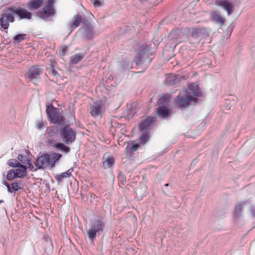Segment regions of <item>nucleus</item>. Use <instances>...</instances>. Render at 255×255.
Here are the masks:
<instances>
[{"instance_id": "obj_1", "label": "nucleus", "mask_w": 255, "mask_h": 255, "mask_svg": "<svg viewBox=\"0 0 255 255\" xmlns=\"http://www.w3.org/2000/svg\"><path fill=\"white\" fill-rule=\"evenodd\" d=\"M16 14L21 18L30 19L31 14L30 12L22 8H11L2 14V17L0 19V25L2 28L7 29L9 26V22L14 21V15Z\"/></svg>"}, {"instance_id": "obj_2", "label": "nucleus", "mask_w": 255, "mask_h": 255, "mask_svg": "<svg viewBox=\"0 0 255 255\" xmlns=\"http://www.w3.org/2000/svg\"><path fill=\"white\" fill-rule=\"evenodd\" d=\"M61 157L60 154L55 152L44 154L37 159L35 165L38 169L52 168Z\"/></svg>"}, {"instance_id": "obj_3", "label": "nucleus", "mask_w": 255, "mask_h": 255, "mask_svg": "<svg viewBox=\"0 0 255 255\" xmlns=\"http://www.w3.org/2000/svg\"><path fill=\"white\" fill-rule=\"evenodd\" d=\"M46 112L48 118L53 124H61L64 123V118L58 109L52 106H47Z\"/></svg>"}, {"instance_id": "obj_4", "label": "nucleus", "mask_w": 255, "mask_h": 255, "mask_svg": "<svg viewBox=\"0 0 255 255\" xmlns=\"http://www.w3.org/2000/svg\"><path fill=\"white\" fill-rule=\"evenodd\" d=\"M196 99L189 95L180 93L174 100L176 106L180 108L187 107L191 102H195Z\"/></svg>"}, {"instance_id": "obj_5", "label": "nucleus", "mask_w": 255, "mask_h": 255, "mask_svg": "<svg viewBox=\"0 0 255 255\" xmlns=\"http://www.w3.org/2000/svg\"><path fill=\"white\" fill-rule=\"evenodd\" d=\"M42 73V69L38 66H32L25 74L26 79L30 82L37 85L40 79V75Z\"/></svg>"}, {"instance_id": "obj_6", "label": "nucleus", "mask_w": 255, "mask_h": 255, "mask_svg": "<svg viewBox=\"0 0 255 255\" xmlns=\"http://www.w3.org/2000/svg\"><path fill=\"white\" fill-rule=\"evenodd\" d=\"M54 9L53 7V0H48L47 5L42 10L39 11V16L45 20L52 19L54 15Z\"/></svg>"}, {"instance_id": "obj_7", "label": "nucleus", "mask_w": 255, "mask_h": 255, "mask_svg": "<svg viewBox=\"0 0 255 255\" xmlns=\"http://www.w3.org/2000/svg\"><path fill=\"white\" fill-rule=\"evenodd\" d=\"M63 141L67 144L72 143L76 139V132L69 127H64L60 131Z\"/></svg>"}, {"instance_id": "obj_8", "label": "nucleus", "mask_w": 255, "mask_h": 255, "mask_svg": "<svg viewBox=\"0 0 255 255\" xmlns=\"http://www.w3.org/2000/svg\"><path fill=\"white\" fill-rule=\"evenodd\" d=\"M209 30L206 28L193 29L191 32L190 38L195 39L196 42L208 36Z\"/></svg>"}, {"instance_id": "obj_9", "label": "nucleus", "mask_w": 255, "mask_h": 255, "mask_svg": "<svg viewBox=\"0 0 255 255\" xmlns=\"http://www.w3.org/2000/svg\"><path fill=\"white\" fill-rule=\"evenodd\" d=\"M103 223L101 220L96 222L93 226L87 231L88 237L91 240H93L96 237V233L102 231L103 228Z\"/></svg>"}, {"instance_id": "obj_10", "label": "nucleus", "mask_w": 255, "mask_h": 255, "mask_svg": "<svg viewBox=\"0 0 255 255\" xmlns=\"http://www.w3.org/2000/svg\"><path fill=\"white\" fill-rule=\"evenodd\" d=\"M215 4L217 6H219L224 8L228 12V15H230L234 11V6L229 1L224 0H217Z\"/></svg>"}, {"instance_id": "obj_11", "label": "nucleus", "mask_w": 255, "mask_h": 255, "mask_svg": "<svg viewBox=\"0 0 255 255\" xmlns=\"http://www.w3.org/2000/svg\"><path fill=\"white\" fill-rule=\"evenodd\" d=\"M134 60L137 65H142L149 62L147 54L144 51H140L135 57Z\"/></svg>"}, {"instance_id": "obj_12", "label": "nucleus", "mask_w": 255, "mask_h": 255, "mask_svg": "<svg viewBox=\"0 0 255 255\" xmlns=\"http://www.w3.org/2000/svg\"><path fill=\"white\" fill-rule=\"evenodd\" d=\"M91 114L92 116L99 118L102 116L101 103L97 102L91 106Z\"/></svg>"}, {"instance_id": "obj_13", "label": "nucleus", "mask_w": 255, "mask_h": 255, "mask_svg": "<svg viewBox=\"0 0 255 255\" xmlns=\"http://www.w3.org/2000/svg\"><path fill=\"white\" fill-rule=\"evenodd\" d=\"M247 202L242 201L236 204L235 206L233 217L235 219L240 218L242 215V209L243 207L246 205Z\"/></svg>"}, {"instance_id": "obj_14", "label": "nucleus", "mask_w": 255, "mask_h": 255, "mask_svg": "<svg viewBox=\"0 0 255 255\" xmlns=\"http://www.w3.org/2000/svg\"><path fill=\"white\" fill-rule=\"evenodd\" d=\"M211 18L212 20L220 25H223L224 23V18L222 16L218 11H212L210 13Z\"/></svg>"}, {"instance_id": "obj_15", "label": "nucleus", "mask_w": 255, "mask_h": 255, "mask_svg": "<svg viewBox=\"0 0 255 255\" xmlns=\"http://www.w3.org/2000/svg\"><path fill=\"white\" fill-rule=\"evenodd\" d=\"M81 22V16L79 14H76L73 16L71 21L69 23V26L71 28V30H72L79 26Z\"/></svg>"}, {"instance_id": "obj_16", "label": "nucleus", "mask_w": 255, "mask_h": 255, "mask_svg": "<svg viewBox=\"0 0 255 255\" xmlns=\"http://www.w3.org/2000/svg\"><path fill=\"white\" fill-rule=\"evenodd\" d=\"M14 169L17 178H23L27 174L26 167L21 164Z\"/></svg>"}, {"instance_id": "obj_17", "label": "nucleus", "mask_w": 255, "mask_h": 255, "mask_svg": "<svg viewBox=\"0 0 255 255\" xmlns=\"http://www.w3.org/2000/svg\"><path fill=\"white\" fill-rule=\"evenodd\" d=\"M154 122V119L153 117H147L140 125V128L141 130L148 129L150 126Z\"/></svg>"}, {"instance_id": "obj_18", "label": "nucleus", "mask_w": 255, "mask_h": 255, "mask_svg": "<svg viewBox=\"0 0 255 255\" xmlns=\"http://www.w3.org/2000/svg\"><path fill=\"white\" fill-rule=\"evenodd\" d=\"M183 33L179 29H176L171 31L169 35V37L174 40H177L182 38L183 36Z\"/></svg>"}, {"instance_id": "obj_19", "label": "nucleus", "mask_w": 255, "mask_h": 255, "mask_svg": "<svg viewBox=\"0 0 255 255\" xmlns=\"http://www.w3.org/2000/svg\"><path fill=\"white\" fill-rule=\"evenodd\" d=\"M43 4V0H34L27 4L28 8L30 10L37 9Z\"/></svg>"}, {"instance_id": "obj_20", "label": "nucleus", "mask_w": 255, "mask_h": 255, "mask_svg": "<svg viewBox=\"0 0 255 255\" xmlns=\"http://www.w3.org/2000/svg\"><path fill=\"white\" fill-rule=\"evenodd\" d=\"M198 87V84L196 83H192L190 84L188 86L189 94H192L196 97L200 96V93Z\"/></svg>"}, {"instance_id": "obj_21", "label": "nucleus", "mask_w": 255, "mask_h": 255, "mask_svg": "<svg viewBox=\"0 0 255 255\" xmlns=\"http://www.w3.org/2000/svg\"><path fill=\"white\" fill-rule=\"evenodd\" d=\"M157 112L159 117L160 118H165L167 117L169 115V110L164 106H160L158 108Z\"/></svg>"}, {"instance_id": "obj_22", "label": "nucleus", "mask_w": 255, "mask_h": 255, "mask_svg": "<svg viewBox=\"0 0 255 255\" xmlns=\"http://www.w3.org/2000/svg\"><path fill=\"white\" fill-rule=\"evenodd\" d=\"M81 30L83 32L85 35L89 38H91L93 35V28L90 25H87L86 27H82Z\"/></svg>"}, {"instance_id": "obj_23", "label": "nucleus", "mask_w": 255, "mask_h": 255, "mask_svg": "<svg viewBox=\"0 0 255 255\" xmlns=\"http://www.w3.org/2000/svg\"><path fill=\"white\" fill-rule=\"evenodd\" d=\"M53 146L56 148L59 149L62 151H64L66 153H68L70 151V149L69 147L66 146L62 143L55 142L53 144Z\"/></svg>"}, {"instance_id": "obj_24", "label": "nucleus", "mask_w": 255, "mask_h": 255, "mask_svg": "<svg viewBox=\"0 0 255 255\" xmlns=\"http://www.w3.org/2000/svg\"><path fill=\"white\" fill-rule=\"evenodd\" d=\"M84 55L83 54H76L71 57V62L73 64H77L79 61L84 58Z\"/></svg>"}, {"instance_id": "obj_25", "label": "nucleus", "mask_w": 255, "mask_h": 255, "mask_svg": "<svg viewBox=\"0 0 255 255\" xmlns=\"http://www.w3.org/2000/svg\"><path fill=\"white\" fill-rule=\"evenodd\" d=\"M71 175V172L70 170H68L66 172L62 173L60 174L57 175L55 178L58 181H60L63 180L64 178L69 177Z\"/></svg>"}, {"instance_id": "obj_26", "label": "nucleus", "mask_w": 255, "mask_h": 255, "mask_svg": "<svg viewBox=\"0 0 255 255\" xmlns=\"http://www.w3.org/2000/svg\"><path fill=\"white\" fill-rule=\"evenodd\" d=\"M114 163V159L113 158H108L106 159H105L103 161V166L105 168H109Z\"/></svg>"}, {"instance_id": "obj_27", "label": "nucleus", "mask_w": 255, "mask_h": 255, "mask_svg": "<svg viewBox=\"0 0 255 255\" xmlns=\"http://www.w3.org/2000/svg\"><path fill=\"white\" fill-rule=\"evenodd\" d=\"M16 177V174L14 172V169L9 170L8 171L6 178L7 180H11Z\"/></svg>"}, {"instance_id": "obj_28", "label": "nucleus", "mask_w": 255, "mask_h": 255, "mask_svg": "<svg viewBox=\"0 0 255 255\" xmlns=\"http://www.w3.org/2000/svg\"><path fill=\"white\" fill-rule=\"evenodd\" d=\"M20 163L16 159H11L8 160L7 164L12 167H17L20 165Z\"/></svg>"}, {"instance_id": "obj_29", "label": "nucleus", "mask_w": 255, "mask_h": 255, "mask_svg": "<svg viewBox=\"0 0 255 255\" xmlns=\"http://www.w3.org/2000/svg\"><path fill=\"white\" fill-rule=\"evenodd\" d=\"M176 76L173 74L169 75L167 78L166 82L168 84H175L174 79Z\"/></svg>"}, {"instance_id": "obj_30", "label": "nucleus", "mask_w": 255, "mask_h": 255, "mask_svg": "<svg viewBox=\"0 0 255 255\" xmlns=\"http://www.w3.org/2000/svg\"><path fill=\"white\" fill-rule=\"evenodd\" d=\"M18 160L22 162L24 164H26L27 162L29 160L27 157L23 156L22 154H19L17 156Z\"/></svg>"}, {"instance_id": "obj_31", "label": "nucleus", "mask_w": 255, "mask_h": 255, "mask_svg": "<svg viewBox=\"0 0 255 255\" xmlns=\"http://www.w3.org/2000/svg\"><path fill=\"white\" fill-rule=\"evenodd\" d=\"M25 36V34H18L14 37L13 39L16 42H19L24 39Z\"/></svg>"}, {"instance_id": "obj_32", "label": "nucleus", "mask_w": 255, "mask_h": 255, "mask_svg": "<svg viewBox=\"0 0 255 255\" xmlns=\"http://www.w3.org/2000/svg\"><path fill=\"white\" fill-rule=\"evenodd\" d=\"M139 146V144L138 143L137 144H131V145L128 144L127 148H131V147L134 151H135L137 149Z\"/></svg>"}, {"instance_id": "obj_33", "label": "nucleus", "mask_w": 255, "mask_h": 255, "mask_svg": "<svg viewBox=\"0 0 255 255\" xmlns=\"http://www.w3.org/2000/svg\"><path fill=\"white\" fill-rule=\"evenodd\" d=\"M67 49H68V47L67 46H65V47H62L60 50V55L64 56L67 50Z\"/></svg>"}, {"instance_id": "obj_34", "label": "nucleus", "mask_w": 255, "mask_h": 255, "mask_svg": "<svg viewBox=\"0 0 255 255\" xmlns=\"http://www.w3.org/2000/svg\"><path fill=\"white\" fill-rule=\"evenodd\" d=\"M11 187L13 190L17 191L19 189L18 184L16 182H14L11 184Z\"/></svg>"}, {"instance_id": "obj_35", "label": "nucleus", "mask_w": 255, "mask_h": 255, "mask_svg": "<svg viewBox=\"0 0 255 255\" xmlns=\"http://www.w3.org/2000/svg\"><path fill=\"white\" fill-rule=\"evenodd\" d=\"M26 164L28 165V168L31 171H33L36 170V169H34L33 165L30 162L29 160H28Z\"/></svg>"}, {"instance_id": "obj_36", "label": "nucleus", "mask_w": 255, "mask_h": 255, "mask_svg": "<svg viewBox=\"0 0 255 255\" xmlns=\"http://www.w3.org/2000/svg\"><path fill=\"white\" fill-rule=\"evenodd\" d=\"M94 5L95 6H100L102 5V2L100 0H95Z\"/></svg>"}, {"instance_id": "obj_37", "label": "nucleus", "mask_w": 255, "mask_h": 255, "mask_svg": "<svg viewBox=\"0 0 255 255\" xmlns=\"http://www.w3.org/2000/svg\"><path fill=\"white\" fill-rule=\"evenodd\" d=\"M141 138L142 139H143V141H144V143L146 141H147L148 140V137H147V135H146V134L145 133H143L142 134V135H141Z\"/></svg>"}, {"instance_id": "obj_38", "label": "nucleus", "mask_w": 255, "mask_h": 255, "mask_svg": "<svg viewBox=\"0 0 255 255\" xmlns=\"http://www.w3.org/2000/svg\"><path fill=\"white\" fill-rule=\"evenodd\" d=\"M250 210L252 213V215L254 217H255V207L253 206H251L250 207Z\"/></svg>"}, {"instance_id": "obj_39", "label": "nucleus", "mask_w": 255, "mask_h": 255, "mask_svg": "<svg viewBox=\"0 0 255 255\" xmlns=\"http://www.w3.org/2000/svg\"><path fill=\"white\" fill-rule=\"evenodd\" d=\"M37 127L39 129H42L44 127V125L42 122H40L37 124Z\"/></svg>"}, {"instance_id": "obj_40", "label": "nucleus", "mask_w": 255, "mask_h": 255, "mask_svg": "<svg viewBox=\"0 0 255 255\" xmlns=\"http://www.w3.org/2000/svg\"><path fill=\"white\" fill-rule=\"evenodd\" d=\"M51 74H52L53 76H58V72H57L55 70H54V69H52L51 70Z\"/></svg>"}, {"instance_id": "obj_41", "label": "nucleus", "mask_w": 255, "mask_h": 255, "mask_svg": "<svg viewBox=\"0 0 255 255\" xmlns=\"http://www.w3.org/2000/svg\"><path fill=\"white\" fill-rule=\"evenodd\" d=\"M120 178H121V179H122L123 182L126 181V179H125L124 175H122V174L120 176Z\"/></svg>"}, {"instance_id": "obj_42", "label": "nucleus", "mask_w": 255, "mask_h": 255, "mask_svg": "<svg viewBox=\"0 0 255 255\" xmlns=\"http://www.w3.org/2000/svg\"><path fill=\"white\" fill-rule=\"evenodd\" d=\"M3 184L6 186L7 188H8V187H10L9 185L6 181H4Z\"/></svg>"}, {"instance_id": "obj_43", "label": "nucleus", "mask_w": 255, "mask_h": 255, "mask_svg": "<svg viewBox=\"0 0 255 255\" xmlns=\"http://www.w3.org/2000/svg\"><path fill=\"white\" fill-rule=\"evenodd\" d=\"M3 184L6 186L7 188H8V187H10L9 185L6 181H4Z\"/></svg>"}, {"instance_id": "obj_44", "label": "nucleus", "mask_w": 255, "mask_h": 255, "mask_svg": "<svg viewBox=\"0 0 255 255\" xmlns=\"http://www.w3.org/2000/svg\"><path fill=\"white\" fill-rule=\"evenodd\" d=\"M7 190H8V192H12L10 187H8Z\"/></svg>"}, {"instance_id": "obj_45", "label": "nucleus", "mask_w": 255, "mask_h": 255, "mask_svg": "<svg viewBox=\"0 0 255 255\" xmlns=\"http://www.w3.org/2000/svg\"><path fill=\"white\" fill-rule=\"evenodd\" d=\"M165 185L166 186H167L168 185V184H166Z\"/></svg>"}]
</instances>
